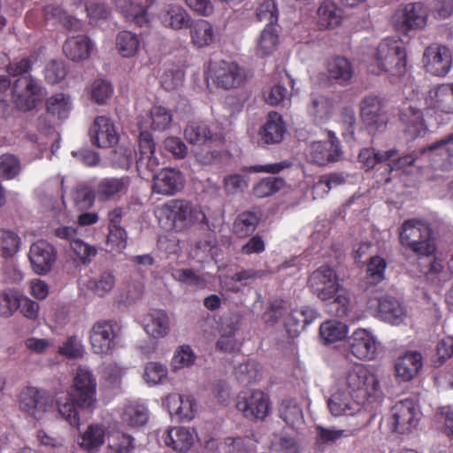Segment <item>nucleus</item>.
I'll use <instances>...</instances> for the list:
<instances>
[{
    "label": "nucleus",
    "instance_id": "1",
    "mask_svg": "<svg viewBox=\"0 0 453 453\" xmlns=\"http://www.w3.org/2000/svg\"><path fill=\"white\" fill-rule=\"evenodd\" d=\"M96 380L91 372L79 367L73 378V384L68 393L66 403L58 406V412L72 426H80V409H91L96 404Z\"/></svg>",
    "mask_w": 453,
    "mask_h": 453
},
{
    "label": "nucleus",
    "instance_id": "2",
    "mask_svg": "<svg viewBox=\"0 0 453 453\" xmlns=\"http://www.w3.org/2000/svg\"><path fill=\"white\" fill-rule=\"evenodd\" d=\"M368 70L376 75L403 76L407 72V51L403 41L396 37L383 39L375 49Z\"/></svg>",
    "mask_w": 453,
    "mask_h": 453
},
{
    "label": "nucleus",
    "instance_id": "3",
    "mask_svg": "<svg viewBox=\"0 0 453 453\" xmlns=\"http://www.w3.org/2000/svg\"><path fill=\"white\" fill-rule=\"evenodd\" d=\"M159 223L168 230L181 232L196 223L206 222L204 212L185 199H171L157 210Z\"/></svg>",
    "mask_w": 453,
    "mask_h": 453
},
{
    "label": "nucleus",
    "instance_id": "4",
    "mask_svg": "<svg viewBox=\"0 0 453 453\" xmlns=\"http://www.w3.org/2000/svg\"><path fill=\"white\" fill-rule=\"evenodd\" d=\"M398 234L401 246L418 257H430L436 250L434 231L427 220L406 219L398 228Z\"/></svg>",
    "mask_w": 453,
    "mask_h": 453
},
{
    "label": "nucleus",
    "instance_id": "5",
    "mask_svg": "<svg viewBox=\"0 0 453 453\" xmlns=\"http://www.w3.org/2000/svg\"><path fill=\"white\" fill-rule=\"evenodd\" d=\"M348 394L357 403H365L380 388L377 377L361 364L354 365L345 377Z\"/></svg>",
    "mask_w": 453,
    "mask_h": 453
},
{
    "label": "nucleus",
    "instance_id": "6",
    "mask_svg": "<svg viewBox=\"0 0 453 453\" xmlns=\"http://www.w3.org/2000/svg\"><path fill=\"white\" fill-rule=\"evenodd\" d=\"M205 80L208 86L212 83L219 88L229 90L244 84L246 73L236 62L221 60L210 64Z\"/></svg>",
    "mask_w": 453,
    "mask_h": 453
},
{
    "label": "nucleus",
    "instance_id": "7",
    "mask_svg": "<svg viewBox=\"0 0 453 453\" xmlns=\"http://www.w3.org/2000/svg\"><path fill=\"white\" fill-rule=\"evenodd\" d=\"M121 325L115 319L96 321L89 331V342L96 354L107 355L116 348L120 339Z\"/></svg>",
    "mask_w": 453,
    "mask_h": 453
},
{
    "label": "nucleus",
    "instance_id": "8",
    "mask_svg": "<svg viewBox=\"0 0 453 453\" xmlns=\"http://www.w3.org/2000/svg\"><path fill=\"white\" fill-rule=\"evenodd\" d=\"M427 15L422 3H408L396 8L391 16L390 23L397 33L408 35L411 31L425 27Z\"/></svg>",
    "mask_w": 453,
    "mask_h": 453
},
{
    "label": "nucleus",
    "instance_id": "9",
    "mask_svg": "<svg viewBox=\"0 0 453 453\" xmlns=\"http://www.w3.org/2000/svg\"><path fill=\"white\" fill-rule=\"evenodd\" d=\"M18 405L22 412L35 420L42 419L45 414L55 409L53 397L46 390L31 386L20 391Z\"/></svg>",
    "mask_w": 453,
    "mask_h": 453
},
{
    "label": "nucleus",
    "instance_id": "10",
    "mask_svg": "<svg viewBox=\"0 0 453 453\" xmlns=\"http://www.w3.org/2000/svg\"><path fill=\"white\" fill-rule=\"evenodd\" d=\"M421 413L414 400L407 398L397 402L391 408L390 424L398 434H408L418 425Z\"/></svg>",
    "mask_w": 453,
    "mask_h": 453
},
{
    "label": "nucleus",
    "instance_id": "11",
    "mask_svg": "<svg viewBox=\"0 0 453 453\" xmlns=\"http://www.w3.org/2000/svg\"><path fill=\"white\" fill-rule=\"evenodd\" d=\"M236 408L250 420H264L269 414L270 398L261 390L242 392L237 396Z\"/></svg>",
    "mask_w": 453,
    "mask_h": 453
},
{
    "label": "nucleus",
    "instance_id": "12",
    "mask_svg": "<svg viewBox=\"0 0 453 453\" xmlns=\"http://www.w3.org/2000/svg\"><path fill=\"white\" fill-rule=\"evenodd\" d=\"M308 287L322 301H330L338 293L340 284L335 271L322 265L310 275Z\"/></svg>",
    "mask_w": 453,
    "mask_h": 453
},
{
    "label": "nucleus",
    "instance_id": "13",
    "mask_svg": "<svg viewBox=\"0 0 453 453\" xmlns=\"http://www.w3.org/2000/svg\"><path fill=\"white\" fill-rule=\"evenodd\" d=\"M360 116L369 132L383 130L388 122L384 100L377 96H367L360 103Z\"/></svg>",
    "mask_w": 453,
    "mask_h": 453
},
{
    "label": "nucleus",
    "instance_id": "14",
    "mask_svg": "<svg viewBox=\"0 0 453 453\" xmlns=\"http://www.w3.org/2000/svg\"><path fill=\"white\" fill-rule=\"evenodd\" d=\"M342 150L339 139L334 133H328L326 141L313 142L309 147L308 158L320 166L335 163L340 160Z\"/></svg>",
    "mask_w": 453,
    "mask_h": 453
},
{
    "label": "nucleus",
    "instance_id": "15",
    "mask_svg": "<svg viewBox=\"0 0 453 453\" xmlns=\"http://www.w3.org/2000/svg\"><path fill=\"white\" fill-rule=\"evenodd\" d=\"M41 86L31 75L17 79L12 88L13 102L16 107L23 111H31L37 105V96Z\"/></svg>",
    "mask_w": 453,
    "mask_h": 453
},
{
    "label": "nucleus",
    "instance_id": "16",
    "mask_svg": "<svg viewBox=\"0 0 453 453\" xmlns=\"http://www.w3.org/2000/svg\"><path fill=\"white\" fill-rule=\"evenodd\" d=\"M349 352L360 360H373L377 356L379 342L368 330L358 328L348 340Z\"/></svg>",
    "mask_w": 453,
    "mask_h": 453
},
{
    "label": "nucleus",
    "instance_id": "17",
    "mask_svg": "<svg viewBox=\"0 0 453 453\" xmlns=\"http://www.w3.org/2000/svg\"><path fill=\"white\" fill-rule=\"evenodd\" d=\"M423 63L426 72L435 76H444L451 66L450 50L446 46L430 45L425 50Z\"/></svg>",
    "mask_w": 453,
    "mask_h": 453
},
{
    "label": "nucleus",
    "instance_id": "18",
    "mask_svg": "<svg viewBox=\"0 0 453 453\" xmlns=\"http://www.w3.org/2000/svg\"><path fill=\"white\" fill-rule=\"evenodd\" d=\"M28 257L34 272L37 274H45L51 270L57 251L48 242L39 240L31 245Z\"/></svg>",
    "mask_w": 453,
    "mask_h": 453
},
{
    "label": "nucleus",
    "instance_id": "19",
    "mask_svg": "<svg viewBox=\"0 0 453 453\" xmlns=\"http://www.w3.org/2000/svg\"><path fill=\"white\" fill-rule=\"evenodd\" d=\"M423 365L422 354L417 350H408L395 361V378L403 382L411 381L421 372Z\"/></svg>",
    "mask_w": 453,
    "mask_h": 453
},
{
    "label": "nucleus",
    "instance_id": "20",
    "mask_svg": "<svg viewBox=\"0 0 453 453\" xmlns=\"http://www.w3.org/2000/svg\"><path fill=\"white\" fill-rule=\"evenodd\" d=\"M91 142L98 148H111L119 142V134L113 122L106 116H98L89 130Z\"/></svg>",
    "mask_w": 453,
    "mask_h": 453
},
{
    "label": "nucleus",
    "instance_id": "21",
    "mask_svg": "<svg viewBox=\"0 0 453 453\" xmlns=\"http://www.w3.org/2000/svg\"><path fill=\"white\" fill-rule=\"evenodd\" d=\"M184 177L180 171L174 168H164L153 175L152 190L154 193L173 196L183 188Z\"/></svg>",
    "mask_w": 453,
    "mask_h": 453
},
{
    "label": "nucleus",
    "instance_id": "22",
    "mask_svg": "<svg viewBox=\"0 0 453 453\" xmlns=\"http://www.w3.org/2000/svg\"><path fill=\"white\" fill-rule=\"evenodd\" d=\"M159 165L155 157V143L152 134L148 131H142L139 135V156L135 160L136 169L140 174L145 171L153 173Z\"/></svg>",
    "mask_w": 453,
    "mask_h": 453
},
{
    "label": "nucleus",
    "instance_id": "23",
    "mask_svg": "<svg viewBox=\"0 0 453 453\" xmlns=\"http://www.w3.org/2000/svg\"><path fill=\"white\" fill-rule=\"evenodd\" d=\"M286 131L282 116L276 111H271L258 132V142L263 145L278 144L283 140Z\"/></svg>",
    "mask_w": 453,
    "mask_h": 453
},
{
    "label": "nucleus",
    "instance_id": "24",
    "mask_svg": "<svg viewBox=\"0 0 453 453\" xmlns=\"http://www.w3.org/2000/svg\"><path fill=\"white\" fill-rule=\"evenodd\" d=\"M378 316L385 322L399 325L406 317L404 306L395 297L386 296L377 301Z\"/></svg>",
    "mask_w": 453,
    "mask_h": 453
},
{
    "label": "nucleus",
    "instance_id": "25",
    "mask_svg": "<svg viewBox=\"0 0 453 453\" xmlns=\"http://www.w3.org/2000/svg\"><path fill=\"white\" fill-rule=\"evenodd\" d=\"M158 17L165 27L174 30L188 28L191 24V19L187 11L182 6L175 4L165 5Z\"/></svg>",
    "mask_w": 453,
    "mask_h": 453
},
{
    "label": "nucleus",
    "instance_id": "26",
    "mask_svg": "<svg viewBox=\"0 0 453 453\" xmlns=\"http://www.w3.org/2000/svg\"><path fill=\"white\" fill-rule=\"evenodd\" d=\"M426 104L444 113L453 112V83L441 84L429 91Z\"/></svg>",
    "mask_w": 453,
    "mask_h": 453
},
{
    "label": "nucleus",
    "instance_id": "27",
    "mask_svg": "<svg viewBox=\"0 0 453 453\" xmlns=\"http://www.w3.org/2000/svg\"><path fill=\"white\" fill-rule=\"evenodd\" d=\"M93 43L86 35L68 38L63 45V52L72 61H81L89 58Z\"/></svg>",
    "mask_w": 453,
    "mask_h": 453
},
{
    "label": "nucleus",
    "instance_id": "28",
    "mask_svg": "<svg viewBox=\"0 0 453 453\" xmlns=\"http://www.w3.org/2000/svg\"><path fill=\"white\" fill-rule=\"evenodd\" d=\"M114 3L127 21L139 27H149L150 19L146 7L135 4L131 0H114Z\"/></svg>",
    "mask_w": 453,
    "mask_h": 453
},
{
    "label": "nucleus",
    "instance_id": "29",
    "mask_svg": "<svg viewBox=\"0 0 453 453\" xmlns=\"http://www.w3.org/2000/svg\"><path fill=\"white\" fill-rule=\"evenodd\" d=\"M167 447L178 452L188 451L194 443V436L189 430L184 427H173L166 431L163 436Z\"/></svg>",
    "mask_w": 453,
    "mask_h": 453
},
{
    "label": "nucleus",
    "instance_id": "30",
    "mask_svg": "<svg viewBox=\"0 0 453 453\" xmlns=\"http://www.w3.org/2000/svg\"><path fill=\"white\" fill-rule=\"evenodd\" d=\"M318 24L322 29L337 27L342 19V10L331 0H324L317 12Z\"/></svg>",
    "mask_w": 453,
    "mask_h": 453
},
{
    "label": "nucleus",
    "instance_id": "31",
    "mask_svg": "<svg viewBox=\"0 0 453 453\" xmlns=\"http://www.w3.org/2000/svg\"><path fill=\"white\" fill-rule=\"evenodd\" d=\"M330 412L334 416L353 415L361 411L362 403H357L355 398L348 397L344 393L332 395L327 402Z\"/></svg>",
    "mask_w": 453,
    "mask_h": 453
},
{
    "label": "nucleus",
    "instance_id": "32",
    "mask_svg": "<svg viewBox=\"0 0 453 453\" xmlns=\"http://www.w3.org/2000/svg\"><path fill=\"white\" fill-rule=\"evenodd\" d=\"M105 428L98 424H91L81 434L80 447L89 452L96 453L104 444Z\"/></svg>",
    "mask_w": 453,
    "mask_h": 453
},
{
    "label": "nucleus",
    "instance_id": "33",
    "mask_svg": "<svg viewBox=\"0 0 453 453\" xmlns=\"http://www.w3.org/2000/svg\"><path fill=\"white\" fill-rule=\"evenodd\" d=\"M130 184L129 177L105 178L97 186L96 194L99 199L105 201L116 195L126 193Z\"/></svg>",
    "mask_w": 453,
    "mask_h": 453
},
{
    "label": "nucleus",
    "instance_id": "34",
    "mask_svg": "<svg viewBox=\"0 0 453 453\" xmlns=\"http://www.w3.org/2000/svg\"><path fill=\"white\" fill-rule=\"evenodd\" d=\"M327 71L329 78L339 84H346L353 76L350 62L343 57H335L328 61Z\"/></svg>",
    "mask_w": 453,
    "mask_h": 453
},
{
    "label": "nucleus",
    "instance_id": "35",
    "mask_svg": "<svg viewBox=\"0 0 453 453\" xmlns=\"http://www.w3.org/2000/svg\"><path fill=\"white\" fill-rule=\"evenodd\" d=\"M145 331L153 338L165 337L169 332V318L163 310H154L148 315Z\"/></svg>",
    "mask_w": 453,
    "mask_h": 453
},
{
    "label": "nucleus",
    "instance_id": "36",
    "mask_svg": "<svg viewBox=\"0 0 453 453\" xmlns=\"http://www.w3.org/2000/svg\"><path fill=\"white\" fill-rule=\"evenodd\" d=\"M45 107L48 114L65 119L72 110L71 97L64 93L55 94L46 99Z\"/></svg>",
    "mask_w": 453,
    "mask_h": 453
},
{
    "label": "nucleus",
    "instance_id": "37",
    "mask_svg": "<svg viewBox=\"0 0 453 453\" xmlns=\"http://www.w3.org/2000/svg\"><path fill=\"white\" fill-rule=\"evenodd\" d=\"M259 221L260 214L258 212L242 211L234 222V232L239 237H247L256 230Z\"/></svg>",
    "mask_w": 453,
    "mask_h": 453
},
{
    "label": "nucleus",
    "instance_id": "38",
    "mask_svg": "<svg viewBox=\"0 0 453 453\" xmlns=\"http://www.w3.org/2000/svg\"><path fill=\"white\" fill-rule=\"evenodd\" d=\"M347 334V326L337 320H326L319 326V336L324 344H330L342 341L346 337Z\"/></svg>",
    "mask_w": 453,
    "mask_h": 453
},
{
    "label": "nucleus",
    "instance_id": "39",
    "mask_svg": "<svg viewBox=\"0 0 453 453\" xmlns=\"http://www.w3.org/2000/svg\"><path fill=\"white\" fill-rule=\"evenodd\" d=\"M279 42V35L275 27L265 26L259 36L257 54L260 57H266L274 52Z\"/></svg>",
    "mask_w": 453,
    "mask_h": 453
},
{
    "label": "nucleus",
    "instance_id": "40",
    "mask_svg": "<svg viewBox=\"0 0 453 453\" xmlns=\"http://www.w3.org/2000/svg\"><path fill=\"white\" fill-rule=\"evenodd\" d=\"M43 12L46 19H54L61 23L68 30L81 29V21L70 15H67L60 6L53 4L46 5L43 9Z\"/></svg>",
    "mask_w": 453,
    "mask_h": 453
},
{
    "label": "nucleus",
    "instance_id": "41",
    "mask_svg": "<svg viewBox=\"0 0 453 453\" xmlns=\"http://www.w3.org/2000/svg\"><path fill=\"white\" fill-rule=\"evenodd\" d=\"M190 35L193 44L198 48L210 45L214 39L213 27L206 20L197 21L191 27Z\"/></svg>",
    "mask_w": 453,
    "mask_h": 453
},
{
    "label": "nucleus",
    "instance_id": "42",
    "mask_svg": "<svg viewBox=\"0 0 453 453\" xmlns=\"http://www.w3.org/2000/svg\"><path fill=\"white\" fill-rule=\"evenodd\" d=\"M396 154L395 149L382 152L373 148H365L360 150L358 159L367 169H372L377 164L389 160Z\"/></svg>",
    "mask_w": 453,
    "mask_h": 453
},
{
    "label": "nucleus",
    "instance_id": "43",
    "mask_svg": "<svg viewBox=\"0 0 453 453\" xmlns=\"http://www.w3.org/2000/svg\"><path fill=\"white\" fill-rule=\"evenodd\" d=\"M169 403H179L174 409L175 415L181 420H191L195 417L196 403L191 395H178L168 397Z\"/></svg>",
    "mask_w": 453,
    "mask_h": 453
},
{
    "label": "nucleus",
    "instance_id": "44",
    "mask_svg": "<svg viewBox=\"0 0 453 453\" xmlns=\"http://www.w3.org/2000/svg\"><path fill=\"white\" fill-rule=\"evenodd\" d=\"M186 140L192 144H203L211 140L212 134L203 122H190L184 130Z\"/></svg>",
    "mask_w": 453,
    "mask_h": 453
},
{
    "label": "nucleus",
    "instance_id": "45",
    "mask_svg": "<svg viewBox=\"0 0 453 453\" xmlns=\"http://www.w3.org/2000/svg\"><path fill=\"white\" fill-rule=\"evenodd\" d=\"M116 47L122 57L131 58L138 51L140 39L135 34L122 31L117 36Z\"/></svg>",
    "mask_w": 453,
    "mask_h": 453
},
{
    "label": "nucleus",
    "instance_id": "46",
    "mask_svg": "<svg viewBox=\"0 0 453 453\" xmlns=\"http://www.w3.org/2000/svg\"><path fill=\"white\" fill-rule=\"evenodd\" d=\"M120 219H111L109 224V234L107 235V244L111 251L121 252L127 247V233L119 226Z\"/></svg>",
    "mask_w": 453,
    "mask_h": 453
},
{
    "label": "nucleus",
    "instance_id": "47",
    "mask_svg": "<svg viewBox=\"0 0 453 453\" xmlns=\"http://www.w3.org/2000/svg\"><path fill=\"white\" fill-rule=\"evenodd\" d=\"M283 185L284 180L281 178H264L253 187L252 193L258 198L267 197L278 192Z\"/></svg>",
    "mask_w": 453,
    "mask_h": 453
},
{
    "label": "nucleus",
    "instance_id": "48",
    "mask_svg": "<svg viewBox=\"0 0 453 453\" xmlns=\"http://www.w3.org/2000/svg\"><path fill=\"white\" fill-rule=\"evenodd\" d=\"M21 163L18 157L12 154L0 156V177L4 180H13L21 172Z\"/></svg>",
    "mask_w": 453,
    "mask_h": 453
},
{
    "label": "nucleus",
    "instance_id": "49",
    "mask_svg": "<svg viewBox=\"0 0 453 453\" xmlns=\"http://www.w3.org/2000/svg\"><path fill=\"white\" fill-rule=\"evenodd\" d=\"M387 268L386 260L380 257H372L367 263L366 278L372 285L380 283L385 279V271Z\"/></svg>",
    "mask_w": 453,
    "mask_h": 453
},
{
    "label": "nucleus",
    "instance_id": "50",
    "mask_svg": "<svg viewBox=\"0 0 453 453\" xmlns=\"http://www.w3.org/2000/svg\"><path fill=\"white\" fill-rule=\"evenodd\" d=\"M122 418L129 426H142L148 422L149 413L143 405H129L126 407Z\"/></svg>",
    "mask_w": 453,
    "mask_h": 453
},
{
    "label": "nucleus",
    "instance_id": "51",
    "mask_svg": "<svg viewBox=\"0 0 453 453\" xmlns=\"http://www.w3.org/2000/svg\"><path fill=\"white\" fill-rule=\"evenodd\" d=\"M114 285L115 277L109 271L104 272L98 279H90L87 283L88 288L99 296H104L109 293Z\"/></svg>",
    "mask_w": 453,
    "mask_h": 453
},
{
    "label": "nucleus",
    "instance_id": "52",
    "mask_svg": "<svg viewBox=\"0 0 453 453\" xmlns=\"http://www.w3.org/2000/svg\"><path fill=\"white\" fill-rule=\"evenodd\" d=\"M327 303V311L338 318H343L348 315L349 311V296L347 292L339 288L338 293Z\"/></svg>",
    "mask_w": 453,
    "mask_h": 453
},
{
    "label": "nucleus",
    "instance_id": "53",
    "mask_svg": "<svg viewBox=\"0 0 453 453\" xmlns=\"http://www.w3.org/2000/svg\"><path fill=\"white\" fill-rule=\"evenodd\" d=\"M112 93L113 88L110 81L97 79L91 85L90 98L96 104L103 105L106 104Z\"/></svg>",
    "mask_w": 453,
    "mask_h": 453
},
{
    "label": "nucleus",
    "instance_id": "54",
    "mask_svg": "<svg viewBox=\"0 0 453 453\" xmlns=\"http://www.w3.org/2000/svg\"><path fill=\"white\" fill-rule=\"evenodd\" d=\"M20 238L14 232L0 229V254L3 257L13 256L19 250Z\"/></svg>",
    "mask_w": 453,
    "mask_h": 453
},
{
    "label": "nucleus",
    "instance_id": "55",
    "mask_svg": "<svg viewBox=\"0 0 453 453\" xmlns=\"http://www.w3.org/2000/svg\"><path fill=\"white\" fill-rule=\"evenodd\" d=\"M258 21H266V26L275 27L278 22L279 12L274 0H265L256 11Z\"/></svg>",
    "mask_w": 453,
    "mask_h": 453
},
{
    "label": "nucleus",
    "instance_id": "56",
    "mask_svg": "<svg viewBox=\"0 0 453 453\" xmlns=\"http://www.w3.org/2000/svg\"><path fill=\"white\" fill-rule=\"evenodd\" d=\"M196 356L189 345H182L179 347L172 359V366L173 370H180L189 367L194 365Z\"/></svg>",
    "mask_w": 453,
    "mask_h": 453
},
{
    "label": "nucleus",
    "instance_id": "57",
    "mask_svg": "<svg viewBox=\"0 0 453 453\" xmlns=\"http://www.w3.org/2000/svg\"><path fill=\"white\" fill-rule=\"evenodd\" d=\"M234 373L241 383L250 384L259 375L258 364L254 360H247L235 368Z\"/></svg>",
    "mask_w": 453,
    "mask_h": 453
},
{
    "label": "nucleus",
    "instance_id": "58",
    "mask_svg": "<svg viewBox=\"0 0 453 453\" xmlns=\"http://www.w3.org/2000/svg\"><path fill=\"white\" fill-rule=\"evenodd\" d=\"M151 126L153 129L165 130L173 120L171 111L164 106L155 105L150 109Z\"/></svg>",
    "mask_w": 453,
    "mask_h": 453
},
{
    "label": "nucleus",
    "instance_id": "59",
    "mask_svg": "<svg viewBox=\"0 0 453 453\" xmlns=\"http://www.w3.org/2000/svg\"><path fill=\"white\" fill-rule=\"evenodd\" d=\"M20 294L16 291H8L0 295V315L11 317L20 305Z\"/></svg>",
    "mask_w": 453,
    "mask_h": 453
},
{
    "label": "nucleus",
    "instance_id": "60",
    "mask_svg": "<svg viewBox=\"0 0 453 453\" xmlns=\"http://www.w3.org/2000/svg\"><path fill=\"white\" fill-rule=\"evenodd\" d=\"M172 277L179 282L198 288L205 286V280L196 274L192 269H176L172 273Z\"/></svg>",
    "mask_w": 453,
    "mask_h": 453
},
{
    "label": "nucleus",
    "instance_id": "61",
    "mask_svg": "<svg viewBox=\"0 0 453 453\" xmlns=\"http://www.w3.org/2000/svg\"><path fill=\"white\" fill-rule=\"evenodd\" d=\"M167 367L158 362H149L144 368V380L147 383L157 385L167 377Z\"/></svg>",
    "mask_w": 453,
    "mask_h": 453
},
{
    "label": "nucleus",
    "instance_id": "62",
    "mask_svg": "<svg viewBox=\"0 0 453 453\" xmlns=\"http://www.w3.org/2000/svg\"><path fill=\"white\" fill-rule=\"evenodd\" d=\"M58 353L69 358H79L83 356L84 347L76 335H71L59 347Z\"/></svg>",
    "mask_w": 453,
    "mask_h": 453
},
{
    "label": "nucleus",
    "instance_id": "63",
    "mask_svg": "<svg viewBox=\"0 0 453 453\" xmlns=\"http://www.w3.org/2000/svg\"><path fill=\"white\" fill-rule=\"evenodd\" d=\"M306 319L302 311H293L285 320V326L288 334L295 337L304 330L306 328Z\"/></svg>",
    "mask_w": 453,
    "mask_h": 453
},
{
    "label": "nucleus",
    "instance_id": "64",
    "mask_svg": "<svg viewBox=\"0 0 453 453\" xmlns=\"http://www.w3.org/2000/svg\"><path fill=\"white\" fill-rule=\"evenodd\" d=\"M436 356L437 359L434 360L436 366L443 365L453 357V336H445L439 341L436 346Z\"/></svg>",
    "mask_w": 453,
    "mask_h": 453
}]
</instances>
